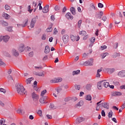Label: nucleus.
Segmentation results:
<instances>
[{
	"mask_svg": "<svg viewBox=\"0 0 125 125\" xmlns=\"http://www.w3.org/2000/svg\"><path fill=\"white\" fill-rule=\"evenodd\" d=\"M9 39H10V37L9 36H3V41L4 42H7L8 41H9Z\"/></svg>",
	"mask_w": 125,
	"mask_h": 125,
	"instance_id": "6ab92c4d",
	"label": "nucleus"
},
{
	"mask_svg": "<svg viewBox=\"0 0 125 125\" xmlns=\"http://www.w3.org/2000/svg\"><path fill=\"white\" fill-rule=\"evenodd\" d=\"M8 32H12V27L9 26L7 28Z\"/></svg>",
	"mask_w": 125,
	"mask_h": 125,
	"instance_id": "603ef678",
	"label": "nucleus"
},
{
	"mask_svg": "<svg viewBox=\"0 0 125 125\" xmlns=\"http://www.w3.org/2000/svg\"><path fill=\"white\" fill-rule=\"evenodd\" d=\"M103 86V84L102 81L99 82L97 84V88L98 89H102V87Z\"/></svg>",
	"mask_w": 125,
	"mask_h": 125,
	"instance_id": "a211bd4d",
	"label": "nucleus"
},
{
	"mask_svg": "<svg viewBox=\"0 0 125 125\" xmlns=\"http://www.w3.org/2000/svg\"><path fill=\"white\" fill-rule=\"evenodd\" d=\"M70 38L71 41H72V42H75V41H76V42H78V41L80 40V37H75L74 35H71L70 36Z\"/></svg>",
	"mask_w": 125,
	"mask_h": 125,
	"instance_id": "1a4fd4ad",
	"label": "nucleus"
},
{
	"mask_svg": "<svg viewBox=\"0 0 125 125\" xmlns=\"http://www.w3.org/2000/svg\"><path fill=\"white\" fill-rule=\"evenodd\" d=\"M62 40L64 44H66L67 42H69L70 40V37L67 35H64L62 37Z\"/></svg>",
	"mask_w": 125,
	"mask_h": 125,
	"instance_id": "7ed1b4c3",
	"label": "nucleus"
},
{
	"mask_svg": "<svg viewBox=\"0 0 125 125\" xmlns=\"http://www.w3.org/2000/svg\"><path fill=\"white\" fill-rule=\"evenodd\" d=\"M121 21L120 20H116L115 21V24H120Z\"/></svg>",
	"mask_w": 125,
	"mask_h": 125,
	"instance_id": "13d9d810",
	"label": "nucleus"
},
{
	"mask_svg": "<svg viewBox=\"0 0 125 125\" xmlns=\"http://www.w3.org/2000/svg\"><path fill=\"white\" fill-rule=\"evenodd\" d=\"M28 11L29 12H30V13H31L32 12V11H33V9H31V5H29L28 6Z\"/></svg>",
	"mask_w": 125,
	"mask_h": 125,
	"instance_id": "5fc2aeb1",
	"label": "nucleus"
},
{
	"mask_svg": "<svg viewBox=\"0 0 125 125\" xmlns=\"http://www.w3.org/2000/svg\"><path fill=\"white\" fill-rule=\"evenodd\" d=\"M79 34L82 35V36H85V35H86V32L84 31H82L80 32Z\"/></svg>",
	"mask_w": 125,
	"mask_h": 125,
	"instance_id": "ea45409f",
	"label": "nucleus"
},
{
	"mask_svg": "<svg viewBox=\"0 0 125 125\" xmlns=\"http://www.w3.org/2000/svg\"><path fill=\"white\" fill-rule=\"evenodd\" d=\"M98 5V7H99L100 8H102L104 6V5H103L102 3H99Z\"/></svg>",
	"mask_w": 125,
	"mask_h": 125,
	"instance_id": "a18cd8bd",
	"label": "nucleus"
},
{
	"mask_svg": "<svg viewBox=\"0 0 125 125\" xmlns=\"http://www.w3.org/2000/svg\"><path fill=\"white\" fill-rule=\"evenodd\" d=\"M0 66H3V67H5V66H6V64L3 62L2 60L1 59H0Z\"/></svg>",
	"mask_w": 125,
	"mask_h": 125,
	"instance_id": "72a5a7b5",
	"label": "nucleus"
},
{
	"mask_svg": "<svg viewBox=\"0 0 125 125\" xmlns=\"http://www.w3.org/2000/svg\"><path fill=\"white\" fill-rule=\"evenodd\" d=\"M59 9H60V7L59 6H56L55 7V10L58 11V10H59Z\"/></svg>",
	"mask_w": 125,
	"mask_h": 125,
	"instance_id": "69168bd1",
	"label": "nucleus"
},
{
	"mask_svg": "<svg viewBox=\"0 0 125 125\" xmlns=\"http://www.w3.org/2000/svg\"><path fill=\"white\" fill-rule=\"evenodd\" d=\"M83 21L82 20H80L78 21V28H81V25H82V22Z\"/></svg>",
	"mask_w": 125,
	"mask_h": 125,
	"instance_id": "e433bc0d",
	"label": "nucleus"
},
{
	"mask_svg": "<svg viewBox=\"0 0 125 125\" xmlns=\"http://www.w3.org/2000/svg\"><path fill=\"white\" fill-rule=\"evenodd\" d=\"M113 111L112 110H110V111L108 113V118H112L113 117Z\"/></svg>",
	"mask_w": 125,
	"mask_h": 125,
	"instance_id": "f704fd0d",
	"label": "nucleus"
},
{
	"mask_svg": "<svg viewBox=\"0 0 125 125\" xmlns=\"http://www.w3.org/2000/svg\"><path fill=\"white\" fill-rule=\"evenodd\" d=\"M2 25L4 27H6L7 26H8V23H7L6 21H3L2 22Z\"/></svg>",
	"mask_w": 125,
	"mask_h": 125,
	"instance_id": "c9c22d12",
	"label": "nucleus"
},
{
	"mask_svg": "<svg viewBox=\"0 0 125 125\" xmlns=\"http://www.w3.org/2000/svg\"><path fill=\"white\" fill-rule=\"evenodd\" d=\"M46 117L49 120H51V119H52V116L51 115H49V114H47Z\"/></svg>",
	"mask_w": 125,
	"mask_h": 125,
	"instance_id": "680f3d73",
	"label": "nucleus"
},
{
	"mask_svg": "<svg viewBox=\"0 0 125 125\" xmlns=\"http://www.w3.org/2000/svg\"><path fill=\"white\" fill-rule=\"evenodd\" d=\"M47 97H42L40 99V102L42 104L43 103H45V101L46 100Z\"/></svg>",
	"mask_w": 125,
	"mask_h": 125,
	"instance_id": "f3484780",
	"label": "nucleus"
},
{
	"mask_svg": "<svg viewBox=\"0 0 125 125\" xmlns=\"http://www.w3.org/2000/svg\"><path fill=\"white\" fill-rule=\"evenodd\" d=\"M102 102V101H101L100 102L97 103V107H96V111H99L100 107H101V105H100L99 104Z\"/></svg>",
	"mask_w": 125,
	"mask_h": 125,
	"instance_id": "c85d7f7f",
	"label": "nucleus"
},
{
	"mask_svg": "<svg viewBox=\"0 0 125 125\" xmlns=\"http://www.w3.org/2000/svg\"><path fill=\"white\" fill-rule=\"evenodd\" d=\"M109 82L110 83H112V84H114V85H120V83L118 81L113 82V80L109 79Z\"/></svg>",
	"mask_w": 125,
	"mask_h": 125,
	"instance_id": "ddd939ff",
	"label": "nucleus"
},
{
	"mask_svg": "<svg viewBox=\"0 0 125 125\" xmlns=\"http://www.w3.org/2000/svg\"><path fill=\"white\" fill-rule=\"evenodd\" d=\"M102 69L103 68H101V69H98L97 70V75H96L97 78H100L101 75L100 73H101V72H102Z\"/></svg>",
	"mask_w": 125,
	"mask_h": 125,
	"instance_id": "b1692460",
	"label": "nucleus"
},
{
	"mask_svg": "<svg viewBox=\"0 0 125 125\" xmlns=\"http://www.w3.org/2000/svg\"><path fill=\"white\" fill-rule=\"evenodd\" d=\"M37 4H38V3H37L35 1H33L32 3V7H36V6H37Z\"/></svg>",
	"mask_w": 125,
	"mask_h": 125,
	"instance_id": "4d7b16f0",
	"label": "nucleus"
},
{
	"mask_svg": "<svg viewBox=\"0 0 125 125\" xmlns=\"http://www.w3.org/2000/svg\"><path fill=\"white\" fill-rule=\"evenodd\" d=\"M48 8H49V5H46L43 8L42 10V12L43 13H47V12H48V11H49L48 10Z\"/></svg>",
	"mask_w": 125,
	"mask_h": 125,
	"instance_id": "9b49d317",
	"label": "nucleus"
},
{
	"mask_svg": "<svg viewBox=\"0 0 125 125\" xmlns=\"http://www.w3.org/2000/svg\"><path fill=\"white\" fill-rule=\"evenodd\" d=\"M31 97L33 100H34V101H37V100H39V98H40V97L39 96V95L36 94V93L35 92L32 93Z\"/></svg>",
	"mask_w": 125,
	"mask_h": 125,
	"instance_id": "20e7f679",
	"label": "nucleus"
},
{
	"mask_svg": "<svg viewBox=\"0 0 125 125\" xmlns=\"http://www.w3.org/2000/svg\"><path fill=\"white\" fill-rule=\"evenodd\" d=\"M16 90L20 95H24L26 93L25 88L21 83H18L16 85Z\"/></svg>",
	"mask_w": 125,
	"mask_h": 125,
	"instance_id": "f257e3e1",
	"label": "nucleus"
},
{
	"mask_svg": "<svg viewBox=\"0 0 125 125\" xmlns=\"http://www.w3.org/2000/svg\"><path fill=\"white\" fill-rule=\"evenodd\" d=\"M109 55V53H104L102 55V59H104L106 56H108Z\"/></svg>",
	"mask_w": 125,
	"mask_h": 125,
	"instance_id": "4c0bfd02",
	"label": "nucleus"
},
{
	"mask_svg": "<svg viewBox=\"0 0 125 125\" xmlns=\"http://www.w3.org/2000/svg\"><path fill=\"white\" fill-rule=\"evenodd\" d=\"M102 84H103V86H104V87H105L107 88L108 86H110V84L108 82H104V81H102Z\"/></svg>",
	"mask_w": 125,
	"mask_h": 125,
	"instance_id": "412c9836",
	"label": "nucleus"
},
{
	"mask_svg": "<svg viewBox=\"0 0 125 125\" xmlns=\"http://www.w3.org/2000/svg\"><path fill=\"white\" fill-rule=\"evenodd\" d=\"M35 70H41V69H42V66H35Z\"/></svg>",
	"mask_w": 125,
	"mask_h": 125,
	"instance_id": "8fccbe9b",
	"label": "nucleus"
},
{
	"mask_svg": "<svg viewBox=\"0 0 125 125\" xmlns=\"http://www.w3.org/2000/svg\"><path fill=\"white\" fill-rule=\"evenodd\" d=\"M92 98L91 97V95H87L85 97L86 100H87L88 101H91Z\"/></svg>",
	"mask_w": 125,
	"mask_h": 125,
	"instance_id": "c756f323",
	"label": "nucleus"
},
{
	"mask_svg": "<svg viewBox=\"0 0 125 125\" xmlns=\"http://www.w3.org/2000/svg\"><path fill=\"white\" fill-rule=\"evenodd\" d=\"M118 56H120V54L119 53H115L113 55V57H114V58H116Z\"/></svg>",
	"mask_w": 125,
	"mask_h": 125,
	"instance_id": "09e8293b",
	"label": "nucleus"
},
{
	"mask_svg": "<svg viewBox=\"0 0 125 125\" xmlns=\"http://www.w3.org/2000/svg\"><path fill=\"white\" fill-rule=\"evenodd\" d=\"M80 72H81V71L80 70L74 71L73 72L72 75H73V76H75L76 75H79V74H80Z\"/></svg>",
	"mask_w": 125,
	"mask_h": 125,
	"instance_id": "7c9ffc66",
	"label": "nucleus"
},
{
	"mask_svg": "<svg viewBox=\"0 0 125 125\" xmlns=\"http://www.w3.org/2000/svg\"><path fill=\"white\" fill-rule=\"evenodd\" d=\"M39 3L38 4V5L37 6V8H35L34 9V12L35 11H36V10H37V9H38V7L39 6V10H42V1H39Z\"/></svg>",
	"mask_w": 125,
	"mask_h": 125,
	"instance_id": "f8f14e48",
	"label": "nucleus"
},
{
	"mask_svg": "<svg viewBox=\"0 0 125 125\" xmlns=\"http://www.w3.org/2000/svg\"><path fill=\"white\" fill-rule=\"evenodd\" d=\"M45 93H46V90H43V91H42L41 94V96H43V95H44Z\"/></svg>",
	"mask_w": 125,
	"mask_h": 125,
	"instance_id": "c03bdc74",
	"label": "nucleus"
},
{
	"mask_svg": "<svg viewBox=\"0 0 125 125\" xmlns=\"http://www.w3.org/2000/svg\"><path fill=\"white\" fill-rule=\"evenodd\" d=\"M50 51V48H49V46L48 45H47L45 47V53H49Z\"/></svg>",
	"mask_w": 125,
	"mask_h": 125,
	"instance_id": "a878e982",
	"label": "nucleus"
},
{
	"mask_svg": "<svg viewBox=\"0 0 125 125\" xmlns=\"http://www.w3.org/2000/svg\"><path fill=\"white\" fill-rule=\"evenodd\" d=\"M102 116H103V117H105V116H106V114L105 113V111H104V110H102Z\"/></svg>",
	"mask_w": 125,
	"mask_h": 125,
	"instance_id": "bf43d9fd",
	"label": "nucleus"
},
{
	"mask_svg": "<svg viewBox=\"0 0 125 125\" xmlns=\"http://www.w3.org/2000/svg\"><path fill=\"white\" fill-rule=\"evenodd\" d=\"M107 72L108 73H109V74H112V73H114V72H115V69L114 68L108 69Z\"/></svg>",
	"mask_w": 125,
	"mask_h": 125,
	"instance_id": "473e14b6",
	"label": "nucleus"
},
{
	"mask_svg": "<svg viewBox=\"0 0 125 125\" xmlns=\"http://www.w3.org/2000/svg\"><path fill=\"white\" fill-rule=\"evenodd\" d=\"M46 32H47L48 33L50 32H52V27H48L46 29Z\"/></svg>",
	"mask_w": 125,
	"mask_h": 125,
	"instance_id": "49530a36",
	"label": "nucleus"
},
{
	"mask_svg": "<svg viewBox=\"0 0 125 125\" xmlns=\"http://www.w3.org/2000/svg\"><path fill=\"white\" fill-rule=\"evenodd\" d=\"M28 21H29V19L28 18L25 19L23 21L22 24H21V27H26V26L28 25Z\"/></svg>",
	"mask_w": 125,
	"mask_h": 125,
	"instance_id": "9d476101",
	"label": "nucleus"
},
{
	"mask_svg": "<svg viewBox=\"0 0 125 125\" xmlns=\"http://www.w3.org/2000/svg\"><path fill=\"white\" fill-rule=\"evenodd\" d=\"M122 94V92L116 91L112 93V96H121Z\"/></svg>",
	"mask_w": 125,
	"mask_h": 125,
	"instance_id": "4468645a",
	"label": "nucleus"
},
{
	"mask_svg": "<svg viewBox=\"0 0 125 125\" xmlns=\"http://www.w3.org/2000/svg\"><path fill=\"white\" fill-rule=\"evenodd\" d=\"M12 54H13V55H14V56H16V57H17V56L19 55V53H18V51H17L15 49L12 50Z\"/></svg>",
	"mask_w": 125,
	"mask_h": 125,
	"instance_id": "2eb2a0df",
	"label": "nucleus"
},
{
	"mask_svg": "<svg viewBox=\"0 0 125 125\" xmlns=\"http://www.w3.org/2000/svg\"><path fill=\"white\" fill-rule=\"evenodd\" d=\"M95 42V37H92L91 39V42L93 43Z\"/></svg>",
	"mask_w": 125,
	"mask_h": 125,
	"instance_id": "052dcab7",
	"label": "nucleus"
},
{
	"mask_svg": "<svg viewBox=\"0 0 125 125\" xmlns=\"http://www.w3.org/2000/svg\"><path fill=\"white\" fill-rule=\"evenodd\" d=\"M34 80V78L31 77L30 78H28V79H26L25 81V83H27V84H29V83H31V82Z\"/></svg>",
	"mask_w": 125,
	"mask_h": 125,
	"instance_id": "4be33fe9",
	"label": "nucleus"
},
{
	"mask_svg": "<svg viewBox=\"0 0 125 125\" xmlns=\"http://www.w3.org/2000/svg\"><path fill=\"white\" fill-rule=\"evenodd\" d=\"M19 50L20 52H23L25 50V47L23 44L20 45Z\"/></svg>",
	"mask_w": 125,
	"mask_h": 125,
	"instance_id": "aec40b11",
	"label": "nucleus"
},
{
	"mask_svg": "<svg viewBox=\"0 0 125 125\" xmlns=\"http://www.w3.org/2000/svg\"><path fill=\"white\" fill-rule=\"evenodd\" d=\"M36 76H39V77H44V72L43 71L41 73L35 72L34 73Z\"/></svg>",
	"mask_w": 125,
	"mask_h": 125,
	"instance_id": "dca6fc26",
	"label": "nucleus"
},
{
	"mask_svg": "<svg viewBox=\"0 0 125 125\" xmlns=\"http://www.w3.org/2000/svg\"><path fill=\"white\" fill-rule=\"evenodd\" d=\"M2 16L5 19L8 20L10 18V16L6 13H3Z\"/></svg>",
	"mask_w": 125,
	"mask_h": 125,
	"instance_id": "393cba45",
	"label": "nucleus"
},
{
	"mask_svg": "<svg viewBox=\"0 0 125 125\" xmlns=\"http://www.w3.org/2000/svg\"><path fill=\"white\" fill-rule=\"evenodd\" d=\"M36 22H37V18H33L32 19L31 22L30 23V27L31 28H34V27H35V24H36Z\"/></svg>",
	"mask_w": 125,
	"mask_h": 125,
	"instance_id": "0eeeda50",
	"label": "nucleus"
},
{
	"mask_svg": "<svg viewBox=\"0 0 125 125\" xmlns=\"http://www.w3.org/2000/svg\"><path fill=\"white\" fill-rule=\"evenodd\" d=\"M84 121V118L82 117H78L77 119V121L78 122V123H82V122H83Z\"/></svg>",
	"mask_w": 125,
	"mask_h": 125,
	"instance_id": "cd10ccee",
	"label": "nucleus"
},
{
	"mask_svg": "<svg viewBox=\"0 0 125 125\" xmlns=\"http://www.w3.org/2000/svg\"><path fill=\"white\" fill-rule=\"evenodd\" d=\"M49 107L50 109H56V106H55L53 104H51Z\"/></svg>",
	"mask_w": 125,
	"mask_h": 125,
	"instance_id": "58836bf2",
	"label": "nucleus"
},
{
	"mask_svg": "<svg viewBox=\"0 0 125 125\" xmlns=\"http://www.w3.org/2000/svg\"><path fill=\"white\" fill-rule=\"evenodd\" d=\"M0 106H2V107H4V103L3 102H1V101H0Z\"/></svg>",
	"mask_w": 125,
	"mask_h": 125,
	"instance_id": "338daca9",
	"label": "nucleus"
},
{
	"mask_svg": "<svg viewBox=\"0 0 125 125\" xmlns=\"http://www.w3.org/2000/svg\"><path fill=\"white\" fill-rule=\"evenodd\" d=\"M4 123H5V120L2 119L0 120V125H2Z\"/></svg>",
	"mask_w": 125,
	"mask_h": 125,
	"instance_id": "37998d69",
	"label": "nucleus"
},
{
	"mask_svg": "<svg viewBox=\"0 0 125 125\" xmlns=\"http://www.w3.org/2000/svg\"><path fill=\"white\" fill-rule=\"evenodd\" d=\"M62 90V88L61 87H59L57 90V93H60V92H61V91Z\"/></svg>",
	"mask_w": 125,
	"mask_h": 125,
	"instance_id": "864d4df0",
	"label": "nucleus"
},
{
	"mask_svg": "<svg viewBox=\"0 0 125 125\" xmlns=\"http://www.w3.org/2000/svg\"><path fill=\"white\" fill-rule=\"evenodd\" d=\"M103 107L104 108H105V109H106L107 110H108V109H109V104L107 103H103Z\"/></svg>",
	"mask_w": 125,
	"mask_h": 125,
	"instance_id": "bb28decb",
	"label": "nucleus"
},
{
	"mask_svg": "<svg viewBox=\"0 0 125 125\" xmlns=\"http://www.w3.org/2000/svg\"><path fill=\"white\" fill-rule=\"evenodd\" d=\"M5 9H6V10H8L10 9V6H9L8 5H5Z\"/></svg>",
	"mask_w": 125,
	"mask_h": 125,
	"instance_id": "3c124183",
	"label": "nucleus"
},
{
	"mask_svg": "<svg viewBox=\"0 0 125 125\" xmlns=\"http://www.w3.org/2000/svg\"><path fill=\"white\" fill-rule=\"evenodd\" d=\"M117 76L119 78H125V70H122V71H119L117 73Z\"/></svg>",
	"mask_w": 125,
	"mask_h": 125,
	"instance_id": "39448f33",
	"label": "nucleus"
},
{
	"mask_svg": "<svg viewBox=\"0 0 125 125\" xmlns=\"http://www.w3.org/2000/svg\"><path fill=\"white\" fill-rule=\"evenodd\" d=\"M8 79L9 81H10L11 82H14V80H13V78H12V76H11V75H9L8 76Z\"/></svg>",
	"mask_w": 125,
	"mask_h": 125,
	"instance_id": "a19ab883",
	"label": "nucleus"
},
{
	"mask_svg": "<svg viewBox=\"0 0 125 125\" xmlns=\"http://www.w3.org/2000/svg\"><path fill=\"white\" fill-rule=\"evenodd\" d=\"M62 81H63V79L62 78L58 77L50 80V83H61Z\"/></svg>",
	"mask_w": 125,
	"mask_h": 125,
	"instance_id": "f03ea898",
	"label": "nucleus"
},
{
	"mask_svg": "<svg viewBox=\"0 0 125 125\" xmlns=\"http://www.w3.org/2000/svg\"><path fill=\"white\" fill-rule=\"evenodd\" d=\"M91 87H92V84H88L86 86V88L87 90H90L91 89Z\"/></svg>",
	"mask_w": 125,
	"mask_h": 125,
	"instance_id": "2f4dec72",
	"label": "nucleus"
},
{
	"mask_svg": "<svg viewBox=\"0 0 125 125\" xmlns=\"http://www.w3.org/2000/svg\"><path fill=\"white\" fill-rule=\"evenodd\" d=\"M65 17L68 20H73V19H74V17L72 16L71 13H67L65 15Z\"/></svg>",
	"mask_w": 125,
	"mask_h": 125,
	"instance_id": "6e6552de",
	"label": "nucleus"
},
{
	"mask_svg": "<svg viewBox=\"0 0 125 125\" xmlns=\"http://www.w3.org/2000/svg\"><path fill=\"white\" fill-rule=\"evenodd\" d=\"M83 102L82 101L77 104V106H79V107H81V106H83Z\"/></svg>",
	"mask_w": 125,
	"mask_h": 125,
	"instance_id": "79ce46f5",
	"label": "nucleus"
},
{
	"mask_svg": "<svg viewBox=\"0 0 125 125\" xmlns=\"http://www.w3.org/2000/svg\"><path fill=\"white\" fill-rule=\"evenodd\" d=\"M70 11L71 13L73 14V15H76V9L74 7H71L70 8Z\"/></svg>",
	"mask_w": 125,
	"mask_h": 125,
	"instance_id": "5701e85b",
	"label": "nucleus"
},
{
	"mask_svg": "<svg viewBox=\"0 0 125 125\" xmlns=\"http://www.w3.org/2000/svg\"><path fill=\"white\" fill-rule=\"evenodd\" d=\"M46 35L45 34H43L42 36V40H43V41H44V40H46Z\"/></svg>",
	"mask_w": 125,
	"mask_h": 125,
	"instance_id": "de8ad7c7",
	"label": "nucleus"
},
{
	"mask_svg": "<svg viewBox=\"0 0 125 125\" xmlns=\"http://www.w3.org/2000/svg\"><path fill=\"white\" fill-rule=\"evenodd\" d=\"M51 21H54V20H55V18L54 17V16L52 15L51 16Z\"/></svg>",
	"mask_w": 125,
	"mask_h": 125,
	"instance_id": "774afa93",
	"label": "nucleus"
},
{
	"mask_svg": "<svg viewBox=\"0 0 125 125\" xmlns=\"http://www.w3.org/2000/svg\"><path fill=\"white\" fill-rule=\"evenodd\" d=\"M75 89H77L78 90H80V85H76L75 86Z\"/></svg>",
	"mask_w": 125,
	"mask_h": 125,
	"instance_id": "e2e57ef3",
	"label": "nucleus"
},
{
	"mask_svg": "<svg viewBox=\"0 0 125 125\" xmlns=\"http://www.w3.org/2000/svg\"><path fill=\"white\" fill-rule=\"evenodd\" d=\"M0 92H3V93H5V92H6L5 89L0 88Z\"/></svg>",
	"mask_w": 125,
	"mask_h": 125,
	"instance_id": "6e6d98bb",
	"label": "nucleus"
},
{
	"mask_svg": "<svg viewBox=\"0 0 125 125\" xmlns=\"http://www.w3.org/2000/svg\"><path fill=\"white\" fill-rule=\"evenodd\" d=\"M3 36L0 35V42H1L3 41Z\"/></svg>",
	"mask_w": 125,
	"mask_h": 125,
	"instance_id": "0e129e2a",
	"label": "nucleus"
},
{
	"mask_svg": "<svg viewBox=\"0 0 125 125\" xmlns=\"http://www.w3.org/2000/svg\"><path fill=\"white\" fill-rule=\"evenodd\" d=\"M85 66H92L93 65V59H90V61H88L84 63Z\"/></svg>",
	"mask_w": 125,
	"mask_h": 125,
	"instance_id": "423d86ee",
	"label": "nucleus"
}]
</instances>
